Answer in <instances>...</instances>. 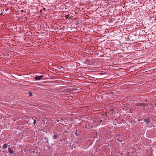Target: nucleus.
Listing matches in <instances>:
<instances>
[{"label":"nucleus","mask_w":156,"mask_h":156,"mask_svg":"<svg viewBox=\"0 0 156 156\" xmlns=\"http://www.w3.org/2000/svg\"><path fill=\"white\" fill-rule=\"evenodd\" d=\"M8 143H5L2 146V148L3 149H6L8 147H9L10 146V145L9 144V145H8Z\"/></svg>","instance_id":"nucleus-6"},{"label":"nucleus","mask_w":156,"mask_h":156,"mask_svg":"<svg viewBox=\"0 0 156 156\" xmlns=\"http://www.w3.org/2000/svg\"><path fill=\"white\" fill-rule=\"evenodd\" d=\"M66 19H68V18L69 17V15H66Z\"/></svg>","instance_id":"nucleus-13"},{"label":"nucleus","mask_w":156,"mask_h":156,"mask_svg":"<svg viewBox=\"0 0 156 156\" xmlns=\"http://www.w3.org/2000/svg\"><path fill=\"white\" fill-rule=\"evenodd\" d=\"M2 151V150H0V152H1Z\"/></svg>","instance_id":"nucleus-22"},{"label":"nucleus","mask_w":156,"mask_h":156,"mask_svg":"<svg viewBox=\"0 0 156 156\" xmlns=\"http://www.w3.org/2000/svg\"><path fill=\"white\" fill-rule=\"evenodd\" d=\"M77 131V129H76V132L75 133V134L76 135L78 136V133L76 132Z\"/></svg>","instance_id":"nucleus-10"},{"label":"nucleus","mask_w":156,"mask_h":156,"mask_svg":"<svg viewBox=\"0 0 156 156\" xmlns=\"http://www.w3.org/2000/svg\"><path fill=\"white\" fill-rule=\"evenodd\" d=\"M46 142L47 143H48V140H47V141H46Z\"/></svg>","instance_id":"nucleus-20"},{"label":"nucleus","mask_w":156,"mask_h":156,"mask_svg":"<svg viewBox=\"0 0 156 156\" xmlns=\"http://www.w3.org/2000/svg\"><path fill=\"white\" fill-rule=\"evenodd\" d=\"M44 77V76L41 75L39 76H36L34 77V79L36 80H40Z\"/></svg>","instance_id":"nucleus-2"},{"label":"nucleus","mask_w":156,"mask_h":156,"mask_svg":"<svg viewBox=\"0 0 156 156\" xmlns=\"http://www.w3.org/2000/svg\"><path fill=\"white\" fill-rule=\"evenodd\" d=\"M52 148L50 146H46L44 147V149L45 151H48L51 149Z\"/></svg>","instance_id":"nucleus-5"},{"label":"nucleus","mask_w":156,"mask_h":156,"mask_svg":"<svg viewBox=\"0 0 156 156\" xmlns=\"http://www.w3.org/2000/svg\"><path fill=\"white\" fill-rule=\"evenodd\" d=\"M146 104L144 103H138L137 105H136V106H140L141 107H142L144 106H145L146 105Z\"/></svg>","instance_id":"nucleus-3"},{"label":"nucleus","mask_w":156,"mask_h":156,"mask_svg":"<svg viewBox=\"0 0 156 156\" xmlns=\"http://www.w3.org/2000/svg\"><path fill=\"white\" fill-rule=\"evenodd\" d=\"M42 10H44V11H45V10H46V8H44Z\"/></svg>","instance_id":"nucleus-14"},{"label":"nucleus","mask_w":156,"mask_h":156,"mask_svg":"<svg viewBox=\"0 0 156 156\" xmlns=\"http://www.w3.org/2000/svg\"><path fill=\"white\" fill-rule=\"evenodd\" d=\"M9 9L8 8H7L6 9H5V10L6 11H7Z\"/></svg>","instance_id":"nucleus-15"},{"label":"nucleus","mask_w":156,"mask_h":156,"mask_svg":"<svg viewBox=\"0 0 156 156\" xmlns=\"http://www.w3.org/2000/svg\"><path fill=\"white\" fill-rule=\"evenodd\" d=\"M1 11L2 12H3L4 11V9H1Z\"/></svg>","instance_id":"nucleus-12"},{"label":"nucleus","mask_w":156,"mask_h":156,"mask_svg":"<svg viewBox=\"0 0 156 156\" xmlns=\"http://www.w3.org/2000/svg\"><path fill=\"white\" fill-rule=\"evenodd\" d=\"M58 138V135L55 134L53 136V138L54 139H56Z\"/></svg>","instance_id":"nucleus-7"},{"label":"nucleus","mask_w":156,"mask_h":156,"mask_svg":"<svg viewBox=\"0 0 156 156\" xmlns=\"http://www.w3.org/2000/svg\"><path fill=\"white\" fill-rule=\"evenodd\" d=\"M8 144H9L8 143ZM9 144H8V145H9Z\"/></svg>","instance_id":"nucleus-24"},{"label":"nucleus","mask_w":156,"mask_h":156,"mask_svg":"<svg viewBox=\"0 0 156 156\" xmlns=\"http://www.w3.org/2000/svg\"><path fill=\"white\" fill-rule=\"evenodd\" d=\"M59 121V120H58L57 121V122H58Z\"/></svg>","instance_id":"nucleus-19"},{"label":"nucleus","mask_w":156,"mask_h":156,"mask_svg":"<svg viewBox=\"0 0 156 156\" xmlns=\"http://www.w3.org/2000/svg\"><path fill=\"white\" fill-rule=\"evenodd\" d=\"M33 124H34V125H35L36 124V121L35 120V119H34V123H33Z\"/></svg>","instance_id":"nucleus-9"},{"label":"nucleus","mask_w":156,"mask_h":156,"mask_svg":"<svg viewBox=\"0 0 156 156\" xmlns=\"http://www.w3.org/2000/svg\"><path fill=\"white\" fill-rule=\"evenodd\" d=\"M41 12H42V10H41Z\"/></svg>","instance_id":"nucleus-23"},{"label":"nucleus","mask_w":156,"mask_h":156,"mask_svg":"<svg viewBox=\"0 0 156 156\" xmlns=\"http://www.w3.org/2000/svg\"><path fill=\"white\" fill-rule=\"evenodd\" d=\"M3 15L2 12L0 14V15L1 16H2Z\"/></svg>","instance_id":"nucleus-17"},{"label":"nucleus","mask_w":156,"mask_h":156,"mask_svg":"<svg viewBox=\"0 0 156 156\" xmlns=\"http://www.w3.org/2000/svg\"><path fill=\"white\" fill-rule=\"evenodd\" d=\"M8 150L9 151V153L10 154H16V153L15 151H13V150H12V149L10 147H9L8 148Z\"/></svg>","instance_id":"nucleus-1"},{"label":"nucleus","mask_w":156,"mask_h":156,"mask_svg":"<svg viewBox=\"0 0 156 156\" xmlns=\"http://www.w3.org/2000/svg\"><path fill=\"white\" fill-rule=\"evenodd\" d=\"M29 96H31L32 95V93L30 92H29Z\"/></svg>","instance_id":"nucleus-8"},{"label":"nucleus","mask_w":156,"mask_h":156,"mask_svg":"<svg viewBox=\"0 0 156 156\" xmlns=\"http://www.w3.org/2000/svg\"><path fill=\"white\" fill-rule=\"evenodd\" d=\"M102 122V120H101L100 121V122Z\"/></svg>","instance_id":"nucleus-21"},{"label":"nucleus","mask_w":156,"mask_h":156,"mask_svg":"<svg viewBox=\"0 0 156 156\" xmlns=\"http://www.w3.org/2000/svg\"><path fill=\"white\" fill-rule=\"evenodd\" d=\"M117 140L120 142H121L122 141V140L119 139H117Z\"/></svg>","instance_id":"nucleus-11"},{"label":"nucleus","mask_w":156,"mask_h":156,"mask_svg":"<svg viewBox=\"0 0 156 156\" xmlns=\"http://www.w3.org/2000/svg\"><path fill=\"white\" fill-rule=\"evenodd\" d=\"M143 109H146V108H145V107H144L143 108Z\"/></svg>","instance_id":"nucleus-18"},{"label":"nucleus","mask_w":156,"mask_h":156,"mask_svg":"<svg viewBox=\"0 0 156 156\" xmlns=\"http://www.w3.org/2000/svg\"><path fill=\"white\" fill-rule=\"evenodd\" d=\"M24 12V10H22L21 11V12Z\"/></svg>","instance_id":"nucleus-16"},{"label":"nucleus","mask_w":156,"mask_h":156,"mask_svg":"<svg viewBox=\"0 0 156 156\" xmlns=\"http://www.w3.org/2000/svg\"><path fill=\"white\" fill-rule=\"evenodd\" d=\"M144 121L146 123H148L151 122L150 118L148 117L144 119Z\"/></svg>","instance_id":"nucleus-4"}]
</instances>
